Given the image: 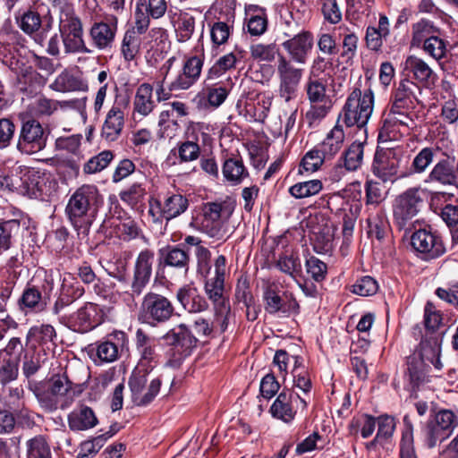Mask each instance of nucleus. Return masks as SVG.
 Segmentation results:
<instances>
[{"label": "nucleus", "mask_w": 458, "mask_h": 458, "mask_svg": "<svg viewBox=\"0 0 458 458\" xmlns=\"http://www.w3.org/2000/svg\"><path fill=\"white\" fill-rule=\"evenodd\" d=\"M234 208L235 205L231 200L207 202L193 218L191 225L216 242H225L228 233L227 224Z\"/></svg>", "instance_id": "nucleus-1"}, {"label": "nucleus", "mask_w": 458, "mask_h": 458, "mask_svg": "<svg viewBox=\"0 0 458 458\" xmlns=\"http://www.w3.org/2000/svg\"><path fill=\"white\" fill-rule=\"evenodd\" d=\"M72 383L65 372L56 373L34 386L32 391L41 406L47 411L65 410L74 401Z\"/></svg>", "instance_id": "nucleus-2"}, {"label": "nucleus", "mask_w": 458, "mask_h": 458, "mask_svg": "<svg viewBox=\"0 0 458 458\" xmlns=\"http://www.w3.org/2000/svg\"><path fill=\"white\" fill-rule=\"evenodd\" d=\"M228 273L226 259L219 255L214 262L213 276L205 282V293L213 302L215 310V324L224 332L228 327L231 315L229 300L225 295V280Z\"/></svg>", "instance_id": "nucleus-3"}, {"label": "nucleus", "mask_w": 458, "mask_h": 458, "mask_svg": "<svg viewBox=\"0 0 458 458\" xmlns=\"http://www.w3.org/2000/svg\"><path fill=\"white\" fill-rule=\"evenodd\" d=\"M374 94L371 89L363 93L360 89H355L348 96L346 102L339 114V120L348 127L356 125L359 128L364 127L373 112Z\"/></svg>", "instance_id": "nucleus-4"}, {"label": "nucleus", "mask_w": 458, "mask_h": 458, "mask_svg": "<svg viewBox=\"0 0 458 458\" xmlns=\"http://www.w3.org/2000/svg\"><path fill=\"white\" fill-rule=\"evenodd\" d=\"M99 199L98 189L92 185H83L72 195L66 213L75 227H82L90 222L88 213L91 206L98 203Z\"/></svg>", "instance_id": "nucleus-5"}, {"label": "nucleus", "mask_w": 458, "mask_h": 458, "mask_svg": "<svg viewBox=\"0 0 458 458\" xmlns=\"http://www.w3.org/2000/svg\"><path fill=\"white\" fill-rule=\"evenodd\" d=\"M424 191L420 188H409L396 196L393 203L394 223L405 227L420 211L423 206Z\"/></svg>", "instance_id": "nucleus-6"}, {"label": "nucleus", "mask_w": 458, "mask_h": 458, "mask_svg": "<svg viewBox=\"0 0 458 458\" xmlns=\"http://www.w3.org/2000/svg\"><path fill=\"white\" fill-rule=\"evenodd\" d=\"M59 320L74 332L86 333L103 322L104 312L98 305L87 302L72 314L61 316Z\"/></svg>", "instance_id": "nucleus-7"}, {"label": "nucleus", "mask_w": 458, "mask_h": 458, "mask_svg": "<svg viewBox=\"0 0 458 458\" xmlns=\"http://www.w3.org/2000/svg\"><path fill=\"white\" fill-rule=\"evenodd\" d=\"M458 427V415L450 410H441L428 422L425 439L428 447H435L447 439Z\"/></svg>", "instance_id": "nucleus-8"}, {"label": "nucleus", "mask_w": 458, "mask_h": 458, "mask_svg": "<svg viewBox=\"0 0 458 458\" xmlns=\"http://www.w3.org/2000/svg\"><path fill=\"white\" fill-rule=\"evenodd\" d=\"M304 59H280L278 73L280 76V96L290 101L296 96L297 88L302 75Z\"/></svg>", "instance_id": "nucleus-9"}, {"label": "nucleus", "mask_w": 458, "mask_h": 458, "mask_svg": "<svg viewBox=\"0 0 458 458\" xmlns=\"http://www.w3.org/2000/svg\"><path fill=\"white\" fill-rule=\"evenodd\" d=\"M174 308L170 301L163 295L148 293L142 301L140 318L149 324L166 321L173 314Z\"/></svg>", "instance_id": "nucleus-10"}, {"label": "nucleus", "mask_w": 458, "mask_h": 458, "mask_svg": "<svg viewBox=\"0 0 458 458\" xmlns=\"http://www.w3.org/2000/svg\"><path fill=\"white\" fill-rule=\"evenodd\" d=\"M47 137L39 122L30 119L23 123L17 148L27 155L39 152L46 147Z\"/></svg>", "instance_id": "nucleus-11"}, {"label": "nucleus", "mask_w": 458, "mask_h": 458, "mask_svg": "<svg viewBox=\"0 0 458 458\" xmlns=\"http://www.w3.org/2000/svg\"><path fill=\"white\" fill-rule=\"evenodd\" d=\"M27 176L28 192L26 196L33 199H45L49 198L56 190L57 182L50 173L30 168Z\"/></svg>", "instance_id": "nucleus-12"}, {"label": "nucleus", "mask_w": 458, "mask_h": 458, "mask_svg": "<svg viewBox=\"0 0 458 458\" xmlns=\"http://www.w3.org/2000/svg\"><path fill=\"white\" fill-rule=\"evenodd\" d=\"M400 158L393 149L377 152L372 164L374 175L383 182H394L398 177Z\"/></svg>", "instance_id": "nucleus-13"}, {"label": "nucleus", "mask_w": 458, "mask_h": 458, "mask_svg": "<svg viewBox=\"0 0 458 458\" xmlns=\"http://www.w3.org/2000/svg\"><path fill=\"white\" fill-rule=\"evenodd\" d=\"M411 245L417 251L425 254L427 259L438 258L445 251L442 240L425 229L416 231L411 235Z\"/></svg>", "instance_id": "nucleus-14"}, {"label": "nucleus", "mask_w": 458, "mask_h": 458, "mask_svg": "<svg viewBox=\"0 0 458 458\" xmlns=\"http://www.w3.org/2000/svg\"><path fill=\"white\" fill-rule=\"evenodd\" d=\"M165 339L179 352V360L188 356L197 343V338L184 324H180L167 332Z\"/></svg>", "instance_id": "nucleus-15"}, {"label": "nucleus", "mask_w": 458, "mask_h": 458, "mask_svg": "<svg viewBox=\"0 0 458 458\" xmlns=\"http://www.w3.org/2000/svg\"><path fill=\"white\" fill-rule=\"evenodd\" d=\"M154 252L145 250L138 255L134 267V279L132 282L133 293L140 294L148 283L152 274Z\"/></svg>", "instance_id": "nucleus-16"}, {"label": "nucleus", "mask_w": 458, "mask_h": 458, "mask_svg": "<svg viewBox=\"0 0 458 458\" xmlns=\"http://www.w3.org/2000/svg\"><path fill=\"white\" fill-rule=\"evenodd\" d=\"M116 28L117 18L114 15H107L105 21L96 22L90 30L94 44L100 49L109 47L114 42Z\"/></svg>", "instance_id": "nucleus-17"}, {"label": "nucleus", "mask_w": 458, "mask_h": 458, "mask_svg": "<svg viewBox=\"0 0 458 458\" xmlns=\"http://www.w3.org/2000/svg\"><path fill=\"white\" fill-rule=\"evenodd\" d=\"M50 88L59 92L86 91L88 82L82 77L81 72L73 68L63 72L50 85Z\"/></svg>", "instance_id": "nucleus-18"}, {"label": "nucleus", "mask_w": 458, "mask_h": 458, "mask_svg": "<svg viewBox=\"0 0 458 458\" xmlns=\"http://www.w3.org/2000/svg\"><path fill=\"white\" fill-rule=\"evenodd\" d=\"M98 419L91 408L81 404L74 408L68 415V425L72 431H83L94 428Z\"/></svg>", "instance_id": "nucleus-19"}, {"label": "nucleus", "mask_w": 458, "mask_h": 458, "mask_svg": "<svg viewBox=\"0 0 458 458\" xmlns=\"http://www.w3.org/2000/svg\"><path fill=\"white\" fill-rule=\"evenodd\" d=\"M203 63L201 59H187L182 72L172 82L171 89H187L199 77Z\"/></svg>", "instance_id": "nucleus-20"}, {"label": "nucleus", "mask_w": 458, "mask_h": 458, "mask_svg": "<svg viewBox=\"0 0 458 458\" xmlns=\"http://www.w3.org/2000/svg\"><path fill=\"white\" fill-rule=\"evenodd\" d=\"M199 143L196 140H187L178 143L177 147L170 151L166 162L171 165L190 163L199 159Z\"/></svg>", "instance_id": "nucleus-21"}, {"label": "nucleus", "mask_w": 458, "mask_h": 458, "mask_svg": "<svg viewBox=\"0 0 458 458\" xmlns=\"http://www.w3.org/2000/svg\"><path fill=\"white\" fill-rule=\"evenodd\" d=\"M136 344L137 349L140 354L138 368L147 369L148 370V369H151L156 366L158 360L154 341L140 330H138L136 335Z\"/></svg>", "instance_id": "nucleus-22"}, {"label": "nucleus", "mask_w": 458, "mask_h": 458, "mask_svg": "<svg viewBox=\"0 0 458 458\" xmlns=\"http://www.w3.org/2000/svg\"><path fill=\"white\" fill-rule=\"evenodd\" d=\"M124 123L123 113L118 106H113L107 113L102 127L101 136L107 142L116 140Z\"/></svg>", "instance_id": "nucleus-23"}, {"label": "nucleus", "mask_w": 458, "mask_h": 458, "mask_svg": "<svg viewBox=\"0 0 458 458\" xmlns=\"http://www.w3.org/2000/svg\"><path fill=\"white\" fill-rule=\"evenodd\" d=\"M177 300L189 312H200L207 309L206 300L198 293L193 284H186L177 292Z\"/></svg>", "instance_id": "nucleus-24"}, {"label": "nucleus", "mask_w": 458, "mask_h": 458, "mask_svg": "<svg viewBox=\"0 0 458 458\" xmlns=\"http://www.w3.org/2000/svg\"><path fill=\"white\" fill-rule=\"evenodd\" d=\"M457 179V174L453 162L449 159H442L434 165L426 182H436L442 185H456Z\"/></svg>", "instance_id": "nucleus-25"}, {"label": "nucleus", "mask_w": 458, "mask_h": 458, "mask_svg": "<svg viewBox=\"0 0 458 458\" xmlns=\"http://www.w3.org/2000/svg\"><path fill=\"white\" fill-rule=\"evenodd\" d=\"M345 134L343 127L337 123L327 134L324 140L318 146L328 159L333 158L343 148Z\"/></svg>", "instance_id": "nucleus-26"}, {"label": "nucleus", "mask_w": 458, "mask_h": 458, "mask_svg": "<svg viewBox=\"0 0 458 458\" xmlns=\"http://www.w3.org/2000/svg\"><path fill=\"white\" fill-rule=\"evenodd\" d=\"M441 89V99L444 100L441 115L446 123H454L458 121V99L449 83L443 82Z\"/></svg>", "instance_id": "nucleus-27"}, {"label": "nucleus", "mask_w": 458, "mask_h": 458, "mask_svg": "<svg viewBox=\"0 0 458 458\" xmlns=\"http://www.w3.org/2000/svg\"><path fill=\"white\" fill-rule=\"evenodd\" d=\"M77 103V100L58 102L44 97H38L30 104L29 114L30 115H49L58 107H73Z\"/></svg>", "instance_id": "nucleus-28"}, {"label": "nucleus", "mask_w": 458, "mask_h": 458, "mask_svg": "<svg viewBox=\"0 0 458 458\" xmlns=\"http://www.w3.org/2000/svg\"><path fill=\"white\" fill-rule=\"evenodd\" d=\"M164 218L170 220L184 213L188 208V199L182 194H168L163 203L158 202Z\"/></svg>", "instance_id": "nucleus-29"}, {"label": "nucleus", "mask_w": 458, "mask_h": 458, "mask_svg": "<svg viewBox=\"0 0 458 458\" xmlns=\"http://www.w3.org/2000/svg\"><path fill=\"white\" fill-rule=\"evenodd\" d=\"M389 35V21L386 16L381 15L377 27H368L366 31L367 47L374 51L380 48L385 39Z\"/></svg>", "instance_id": "nucleus-30"}, {"label": "nucleus", "mask_w": 458, "mask_h": 458, "mask_svg": "<svg viewBox=\"0 0 458 458\" xmlns=\"http://www.w3.org/2000/svg\"><path fill=\"white\" fill-rule=\"evenodd\" d=\"M291 394L282 392L270 407L271 415L285 423L291 422L296 413L291 406Z\"/></svg>", "instance_id": "nucleus-31"}, {"label": "nucleus", "mask_w": 458, "mask_h": 458, "mask_svg": "<svg viewBox=\"0 0 458 458\" xmlns=\"http://www.w3.org/2000/svg\"><path fill=\"white\" fill-rule=\"evenodd\" d=\"M28 166L18 165L13 168L10 174L4 176L8 191H16L21 195L26 196L28 192L27 176L30 174Z\"/></svg>", "instance_id": "nucleus-32"}, {"label": "nucleus", "mask_w": 458, "mask_h": 458, "mask_svg": "<svg viewBox=\"0 0 458 458\" xmlns=\"http://www.w3.org/2000/svg\"><path fill=\"white\" fill-rule=\"evenodd\" d=\"M59 28L63 37L82 36L81 22L69 7L61 12Z\"/></svg>", "instance_id": "nucleus-33"}, {"label": "nucleus", "mask_w": 458, "mask_h": 458, "mask_svg": "<svg viewBox=\"0 0 458 458\" xmlns=\"http://www.w3.org/2000/svg\"><path fill=\"white\" fill-rule=\"evenodd\" d=\"M152 92L153 89L149 84H142L138 88L133 103L136 113L147 116L152 112L154 108Z\"/></svg>", "instance_id": "nucleus-34"}, {"label": "nucleus", "mask_w": 458, "mask_h": 458, "mask_svg": "<svg viewBox=\"0 0 458 458\" xmlns=\"http://www.w3.org/2000/svg\"><path fill=\"white\" fill-rule=\"evenodd\" d=\"M408 377L411 386L413 389H419L424 384L428 382L426 375L425 365L421 358L410 357L408 360Z\"/></svg>", "instance_id": "nucleus-35"}, {"label": "nucleus", "mask_w": 458, "mask_h": 458, "mask_svg": "<svg viewBox=\"0 0 458 458\" xmlns=\"http://www.w3.org/2000/svg\"><path fill=\"white\" fill-rule=\"evenodd\" d=\"M437 31L434 23L426 19H420L411 26V47H420L425 40Z\"/></svg>", "instance_id": "nucleus-36"}, {"label": "nucleus", "mask_w": 458, "mask_h": 458, "mask_svg": "<svg viewBox=\"0 0 458 458\" xmlns=\"http://www.w3.org/2000/svg\"><path fill=\"white\" fill-rule=\"evenodd\" d=\"M18 27L27 35H32L41 27V17L34 10L29 9L15 15Z\"/></svg>", "instance_id": "nucleus-37"}, {"label": "nucleus", "mask_w": 458, "mask_h": 458, "mask_svg": "<svg viewBox=\"0 0 458 458\" xmlns=\"http://www.w3.org/2000/svg\"><path fill=\"white\" fill-rule=\"evenodd\" d=\"M289 54L294 57H302L312 47V37L309 32H303L284 43Z\"/></svg>", "instance_id": "nucleus-38"}, {"label": "nucleus", "mask_w": 458, "mask_h": 458, "mask_svg": "<svg viewBox=\"0 0 458 458\" xmlns=\"http://www.w3.org/2000/svg\"><path fill=\"white\" fill-rule=\"evenodd\" d=\"M323 183L320 180L314 179L293 184L288 190L290 195L295 199H304L314 196L321 191Z\"/></svg>", "instance_id": "nucleus-39"}, {"label": "nucleus", "mask_w": 458, "mask_h": 458, "mask_svg": "<svg viewBox=\"0 0 458 458\" xmlns=\"http://www.w3.org/2000/svg\"><path fill=\"white\" fill-rule=\"evenodd\" d=\"M223 175L231 184H239L248 175L241 160L230 158L223 165Z\"/></svg>", "instance_id": "nucleus-40"}, {"label": "nucleus", "mask_w": 458, "mask_h": 458, "mask_svg": "<svg viewBox=\"0 0 458 458\" xmlns=\"http://www.w3.org/2000/svg\"><path fill=\"white\" fill-rule=\"evenodd\" d=\"M21 302L23 308L38 312L46 308L47 298L42 296L39 290L32 286L24 290Z\"/></svg>", "instance_id": "nucleus-41"}, {"label": "nucleus", "mask_w": 458, "mask_h": 458, "mask_svg": "<svg viewBox=\"0 0 458 458\" xmlns=\"http://www.w3.org/2000/svg\"><path fill=\"white\" fill-rule=\"evenodd\" d=\"M364 147L360 142H353L344 152L343 163L347 171H356L363 162Z\"/></svg>", "instance_id": "nucleus-42"}, {"label": "nucleus", "mask_w": 458, "mask_h": 458, "mask_svg": "<svg viewBox=\"0 0 458 458\" xmlns=\"http://www.w3.org/2000/svg\"><path fill=\"white\" fill-rule=\"evenodd\" d=\"M276 267L281 272L294 277L301 273V263L296 253L286 250L278 258Z\"/></svg>", "instance_id": "nucleus-43"}, {"label": "nucleus", "mask_w": 458, "mask_h": 458, "mask_svg": "<svg viewBox=\"0 0 458 458\" xmlns=\"http://www.w3.org/2000/svg\"><path fill=\"white\" fill-rule=\"evenodd\" d=\"M327 159L325 155H322L319 147L317 145L304 155L300 165L299 172L302 174L301 169L308 173L316 172Z\"/></svg>", "instance_id": "nucleus-44"}, {"label": "nucleus", "mask_w": 458, "mask_h": 458, "mask_svg": "<svg viewBox=\"0 0 458 458\" xmlns=\"http://www.w3.org/2000/svg\"><path fill=\"white\" fill-rule=\"evenodd\" d=\"M332 108V101L311 103L310 109L305 114V121L310 127L317 126L329 113Z\"/></svg>", "instance_id": "nucleus-45"}, {"label": "nucleus", "mask_w": 458, "mask_h": 458, "mask_svg": "<svg viewBox=\"0 0 458 458\" xmlns=\"http://www.w3.org/2000/svg\"><path fill=\"white\" fill-rule=\"evenodd\" d=\"M19 357H9L4 359L0 365V386H4L5 385L17 379L19 375Z\"/></svg>", "instance_id": "nucleus-46"}, {"label": "nucleus", "mask_w": 458, "mask_h": 458, "mask_svg": "<svg viewBox=\"0 0 458 458\" xmlns=\"http://www.w3.org/2000/svg\"><path fill=\"white\" fill-rule=\"evenodd\" d=\"M116 430H112L106 434L98 436L92 439L84 441L81 445L78 458L95 455L103 447L106 441L115 434Z\"/></svg>", "instance_id": "nucleus-47"}, {"label": "nucleus", "mask_w": 458, "mask_h": 458, "mask_svg": "<svg viewBox=\"0 0 458 458\" xmlns=\"http://www.w3.org/2000/svg\"><path fill=\"white\" fill-rule=\"evenodd\" d=\"M375 427V418L370 415L364 414L352 421L350 430L352 434H357L360 431L361 437L363 438H368L373 434Z\"/></svg>", "instance_id": "nucleus-48"}, {"label": "nucleus", "mask_w": 458, "mask_h": 458, "mask_svg": "<svg viewBox=\"0 0 458 458\" xmlns=\"http://www.w3.org/2000/svg\"><path fill=\"white\" fill-rule=\"evenodd\" d=\"M114 155L109 150H104L98 155L91 157L84 165L83 171L86 174H96L104 170L113 160Z\"/></svg>", "instance_id": "nucleus-49"}, {"label": "nucleus", "mask_w": 458, "mask_h": 458, "mask_svg": "<svg viewBox=\"0 0 458 458\" xmlns=\"http://www.w3.org/2000/svg\"><path fill=\"white\" fill-rule=\"evenodd\" d=\"M404 426L400 444V458H417L413 445V428L406 419Z\"/></svg>", "instance_id": "nucleus-50"}, {"label": "nucleus", "mask_w": 458, "mask_h": 458, "mask_svg": "<svg viewBox=\"0 0 458 458\" xmlns=\"http://www.w3.org/2000/svg\"><path fill=\"white\" fill-rule=\"evenodd\" d=\"M306 90L308 98L310 103L326 102V100H331L326 95V85L323 82V78H310L306 85Z\"/></svg>", "instance_id": "nucleus-51"}, {"label": "nucleus", "mask_w": 458, "mask_h": 458, "mask_svg": "<svg viewBox=\"0 0 458 458\" xmlns=\"http://www.w3.org/2000/svg\"><path fill=\"white\" fill-rule=\"evenodd\" d=\"M327 205L332 213L340 217L344 216V213H350V207L360 204L358 201L345 199L340 193H335L328 197Z\"/></svg>", "instance_id": "nucleus-52"}, {"label": "nucleus", "mask_w": 458, "mask_h": 458, "mask_svg": "<svg viewBox=\"0 0 458 458\" xmlns=\"http://www.w3.org/2000/svg\"><path fill=\"white\" fill-rule=\"evenodd\" d=\"M165 264L188 271L189 255L179 248L169 249L164 256Z\"/></svg>", "instance_id": "nucleus-53"}, {"label": "nucleus", "mask_w": 458, "mask_h": 458, "mask_svg": "<svg viewBox=\"0 0 458 458\" xmlns=\"http://www.w3.org/2000/svg\"><path fill=\"white\" fill-rule=\"evenodd\" d=\"M140 35L135 29L128 30L125 32L122 44V53L124 57H135L138 54L140 46Z\"/></svg>", "instance_id": "nucleus-54"}, {"label": "nucleus", "mask_w": 458, "mask_h": 458, "mask_svg": "<svg viewBox=\"0 0 458 458\" xmlns=\"http://www.w3.org/2000/svg\"><path fill=\"white\" fill-rule=\"evenodd\" d=\"M366 203L369 205L380 204L386 196L385 187L382 183L372 180H368L365 184Z\"/></svg>", "instance_id": "nucleus-55"}, {"label": "nucleus", "mask_w": 458, "mask_h": 458, "mask_svg": "<svg viewBox=\"0 0 458 458\" xmlns=\"http://www.w3.org/2000/svg\"><path fill=\"white\" fill-rule=\"evenodd\" d=\"M61 293L75 301L83 295L84 288L72 275L64 274L61 285Z\"/></svg>", "instance_id": "nucleus-56"}, {"label": "nucleus", "mask_w": 458, "mask_h": 458, "mask_svg": "<svg viewBox=\"0 0 458 458\" xmlns=\"http://www.w3.org/2000/svg\"><path fill=\"white\" fill-rule=\"evenodd\" d=\"M177 35L181 41L188 40L194 32L195 18L188 13H182L177 21Z\"/></svg>", "instance_id": "nucleus-57"}, {"label": "nucleus", "mask_w": 458, "mask_h": 458, "mask_svg": "<svg viewBox=\"0 0 458 458\" xmlns=\"http://www.w3.org/2000/svg\"><path fill=\"white\" fill-rule=\"evenodd\" d=\"M378 290L377 282L369 276H365L356 281L352 286V292L360 296H370Z\"/></svg>", "instance_id": "nucleus-58"}, {"label": "nucleus", "mask_w": 458, "mask_h": 458, "mask_svg": "<svg viewBox=\"0 0 458 458\" xmlns=\"http://www.w3.org/2000/svg\"><path fill=\"white\" fill-rule=\"evenodd\" d=\"M14 227H19L15 220L0 222V256L11 248Z\"/></svg>", "instance_id": "nucleus-59"}, {"label": "nucleus", "mask_w": 458, "mask_h": 458, "mask_svg": "<svg viewBox=\"0 0 458 458\" xmlns=\"http://www.w3.org/2000/svg\"><path fill=\"white\" fill-rule=\"evenodd\" d=\"M135 29L138 34H143L149 26V13L148 12L145 0H139L135 9Z\"/></svg>", "instance_id": "nucleus-60"}, {"label": "nucleus", "mask_w": 458, "mask_h": 458, "mask_svg": "<svg viewBox=\"0 0 458 458\" xmlns=\"http://www.w3.org/2000/svg\"><path fill=\"white\" fill-rule=\"evenodd\" d=\"M377 440H382L386 444L395 429L394 419L388 415L379 416L377 418Z\"/></svg>", "instance_id": "nucleus-61"}, {"label": "nucleus", "mask_w": 458, "mask_h": 458, "mask_svg": "<svg viewBox=\"0 0 458 458\" xmlns=\"http://www.w3.org/2000/svg\"><path fill=\"white\" fill-rule=\"evenodd\" d=\"M426 54L432 57H445L446 52V43L437 36L428 37L422 44Z\"/></svg>", "instance_id": "nucleus-62"}, {"label": "nucleus", "mask_w": 458, "mask_h": 458, "mask_svg": "<svg viewBox=\"0 0 458 458\" xmlns=\"http://www.w3.org/2000/svg\"><path fill=\"white\" fill-rule=\"evenodd\" d=\"M118 346L110 341L100 343L96 347V355L103 362L114 361L118 358Z\"/></svg>", "instance_id": "nucleus-63"}, {"label": "nucleus", "mask_w": 458, "mask_h": 458, "mask_svg": "<svg viewBox=\"0 0 458 458\" xmlns=\"http://www.w3.org/2000/svg\"><path fill=\"white\" fill-rule=\"evenodd\" d=\"M50 451L45 439L35 437L28 442V458H49Z\"/></svg>", "instance_id": "nucleus-64"}]
</instances>
